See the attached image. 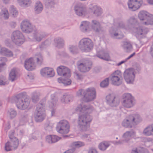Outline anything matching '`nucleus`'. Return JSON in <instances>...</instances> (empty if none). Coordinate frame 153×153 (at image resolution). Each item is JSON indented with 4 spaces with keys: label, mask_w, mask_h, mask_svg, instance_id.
Returning <instances> with one entry per match:
<instances>
[{
    "label": "nucleus",
    "mask_w": 153,
    "mask_h": 153,
    "mask_svg": "<svg viewBox=\"0 0 153 153\" xmlns=\"http://www.w3.org/2000/svg\"><path fill=\"white\" fill-rule=\"evenodd\" d=\"M128 26H125L123 22H121L119 24V27L128 30L134 26V31L136 33L137 36L139 37L143 38L149 32L148 28L139 25L137 23L136 19L133 17L130 18L126 22Z\"/></svg>",
    "instance_id": "obj_1"
},
{
    "label": "nucleus",
    "mask_w": 153,
    "mask_h": 153,
    "mask_svg": "<svg viewBox=\"0 0 153 153\" xmlns=\"http://www.w3.org/2000/svg\"><path fill=\"white\" fill-rule=\"evenodd\" d=\"M82 95L84 96L83 100L86 102L93 101L96 97V92L94 88H90L85 90H79L77 92V95L78 96Z\"/></svg>",
    "instance_id": "obj_2"
},
{
    "label": "nucleus",
    "mask_w": 153,
    "mask_h": 153,
    "mask_svg": "<svg viewBox=\"0 0 153 153\" xmlns=\"http://www.w3.org/2000/svg\"><path fill=\"white\" fill-rule=\"evenodd\" d=\"M142 120L139 114H135L129 116L123 121L122 125L126 127L131 128Z\"/></svg>",
    "instance_id": "obj_3"
},
{
    "label": "nucleus",
    "mask_w": 153,
    "mask_h": 153,
    "mask_svg": "<svg viewBox=\"0 0 153 153\" xmlns=\"http://www.w3.org/2000/svg\"><path fill=\"white\" fill-rule=\"evenodd\" d=\"M92 120L91 117L88 114L81 115L79 118L78 124L83 131H86Z\"/></svg>",
    "instance_id": "obj_4"
},
{
    "label": "nucleus",
    "mask_w": 153,
    "mask_h": 153,
    "mask_svg": "<svg viewBox=\"0 0 153 153\" xmlns=\"http://www.w3.org/2000/svg\"><path fill=\"white\" fill-rule=\"evenodd\" d=\"M79 47L82 51L87 52L92 49L93 44L90 39L84 38L80 41Z\"/></svg>",
    "instance_id": "obj_5"
},
{
    "label": "nucleus",
    "mask_w": 153,
    "mask_h": 153,
    "mask_svg": "<svg viewBox=\"0 0 153 153\" xmlns=\"http://www.w3.org/2000/svg\"><path fill=\"white\" fill-rule=\"evenodd\" d=\"M109 78L111 83L114 85L118 86L122 83L123 78L120 71H115L110 75Z\"/></svg>",
    "instance_id": "obj_6"
},
{
    "label": "nucleus",
    "mask_w": 153,
    "mask_h": 153,
    "mask_svg": "<svg viewBox=\"0 0 153 153\" xmlns=\"http://www.w3.org/2000/svg\"><path fill=\"white\" fill-rule=\"evenodd\" d=\"M70 126L68 122L65 120L60 121L56 127L57 131L62 134H66L69 131Z\"/></svg>",
    "instance_id": "obj_7"
},
{
    "label": "nucleus",
    "mask_w": 153,
    "mask_h": 153,
    "mask_svg": "<svg viewBox=\"0 0 153 153\" xmlns=\"http://www.w3.org/2000/svg\"><path fill=\"white\" fill-rule=\"evenodd\" d=\"M134 72V70L132 68L126 69L124 72V77L127 83H132L134 82L135 77Z\"/></svg>",
    "instance_id": "obj_8"
},
{
    "label": "nucleus",
    "mask_w": 153,
    "mask_h": 153,
    "mask_svg": "<svg viewBox=\"0 0 153 153\" xmlns=\"http://www.w3.org/2000/svg\"><path fill=\"white\" fill-rule=\"evenodd\" d=\"M19 98H16L15 101L17 107L18 108L24 109L26 108V106L29 104L28 99L25 96L20 95Z\"/></svg>",
    "instance_id": "obj_9"
},
{
    "label": "nucleus",
    "mask_w": 153,
    "mask_h": 153,
    "mask_svg": "<svg viewBox=\"0 0 153 153\" xmlns=\"http://www.w3.org/2000/svg\"><path fill=\"white\" fill-rule=\"evenodd\" d=\"M123 105L127 108H130L134 105L133 98L130 94H125L123 95Z\"/></svg>",
    "instance_id": "obj_10"
},
{
    "label": "nucleus",
    "mask_w": 153,
    "mask_h": 153,
    "mask_svg": "<svg viewBox=\"0 0 153 153\" xmlns=\"http://www.w3.org/2000/svg\"><path fill=\"white\" fill-rule=\"evenodd\" d=\"M10 138L13 140L11 143L8 142L6 143L5 149L7 151L15 149L17 148L19 145V141L17 138L14 137L12 138L11 136H10Z\"/></svg>",
    "instance_id": "obj_11"
},
{
    "label": "nucleus",
    "mask_w": 153,
    "mask_h": 153,
    "mask_svg": "<svg viewBox=\"0 0 153 153\" xmlns=\"http://www.w3.org/2000/svg\"><path fill=\"white\" fill-rule=\"evenodd\" d=\"M106 100L108 104L112 107L118 106L120 103V100L114 94H109L106 97Z\"/></svg>",
    "instance_id": "obj_12"
},
{
    "label": "nucleus",
    "mask_w": 153,
    "mask_h": 153,
    "mask_svg": "<svg viewBox=\"0 0 153 153\" xmlns=\"http://www.w3.org/2000/svg\"><path fill=\"white\" fill-rule=\"evenodd\" d=\"M142 3V0H129L128 5L130 10L135 11L140 7Z\"/></svg>",
    "instance_id": "obj_13"
},
{
    "label": "nucleus",
    "mask_w": 153,
    "mask_h": 153,
    "mask_svg": "<svg viewBox=\"0 0 153 153\" xmlns=\"http://www.w3.org/2000/svg\"><path fill=\"white\" fill-rule=\"evenodd\" d=\"M12 40L17 45H19L24 41V37L19 31L13 32L11 37Z\"/></svg>",
    "instance_id": "obj_14"
},
{
    "label": "nucleus",
    "mask_w": 153,
    "mask_h": 153,
    "mask_svg": "<svg viewBox=\"0 0 153 153\" xmlns=\"http://www.w3.org/2000/svg\"><path fill=\"white\" fill-rule=\"evenodd\" d=\"M41 75L43 77H51L55 75V72L53 69L51 68L45 67L40 71Z\"/></svg>",
    "instance_id": "obj_15"
},
{
    "label": "nucleus",
    "mask_w": 153,
    "mask_h": 153,
    "mask_svg": "<svg viewBox=\"0 0 153 153\" xmlns=\"http://www.w3.org/2000/svg\"><path fill=\"white\" fill-rule=\"evenodd\" d=\"M76 111L77 112L90 113L93 110L92 107L90 105H79L76 108Z\"/></svg>",
    "instance_id": "obj_16"
},
{
    "label": "nucleus",
    "mask_w": 153,
    "mask_h": 153,
    "mask_svg": "<svg viewBox=\"0 0 153 153\" xmlns=\"http://www.w3.org/2000/svg\"><path fill=\"white\" fill-rule=\"evenodd\" d=\"M45 101V100L43 99L39 104V122L42 121L45 117V110L44 108Z\"/></svg>",
    "instance_id": "obj_17"
},
{
    "label": "nucleus",
    "mask_w": 153,
    "mask_h": 153,
    "mask_svg": "<svg viewBox=\"0 0 153 153\" xmlns=\"http://www.w3.org/2000/svg\"><path fill=\"white\" fill-rule=\"evenodd\" d=\"M75 10L76 14L79 16L85 15L86 12L85 7L81 3L77 4L75 5Z\"/></svg>",
    "instance_id": "obj_18"
},
{
    "label": "nucleus",
    "mask_w": 153,
    "mask_h": 153,
    "mask_svg": "<svg viewBox=\"0 0 153 153\" xmlns=\"http://www.w3.org/2000/svg\"><path fill=\"white\" fill-rule=\"evenodd\" d=\"M58 99L54 94L51 95V100L48 102V104L50 108L52 109L51 110L52 116L54 115L55 112V107L57 105Z\"/></svg>",
    "instance_id": "obj_19"
},
{
    "label": "nucleus",
    "mask_w": 153,
    "mask_h": 153,
    "mask_svg": "<svg viewBox=\"0 0 153 153\" xmlns=\"http://www.w3.org/2000/svg\"><path fill=\"white\" fill-rule=\"evenodd\" d=\"M58 74L60 76H70V71L67 67L63 66H60L58 67L57 69Z\"/></svg>",
    "instance_id": "obj_20"
},
{
    "label": "nucleus",
    "mask_w": 153,
    "mask_h": 153,
    "mask_svg": "<svg viewBox=\"0 0 153 153\" xmlns=\"http://www.w3.org/2000/svg\"><path fill=\"white\" fill-rule=\"evenodd\" d=\"M91 63L90 62L86 61L85 62L81 63L78 66V68L81 72H85L88 71L90 69Z\"/></svg>",
    "instance_id": "obj_21"
},
{
    "label": "nucleus",
    "mask_w": 153,
    "mask_h": 153,
    "mask_svg": "<svg viewBox=\"0 0 153 153\" xmlns=\"http://www.w3.org/2000/svg\"><path fill=\"white\" fill-rule=\"evenodd\" d=\"M150 14L147 11L142 10L140 11L139 13L138 17L142 22L145 24V22H146L149 18Z\"/></svg>",
    "instance_id": "obj_22"
},
{
    "label": "nucleus",
    "mask_w": 153,
    "mask_h": 153,
    "mask_svg": "<svg viewBox=\"0 0 153 153\" xmlns=\"http://www.w3.org/2000/svg\"><path fill=\"white\" fill-rule=\"evenodd\" d=\"M143 133L146 136H153V124L150 125L146 127L144 129Z\"/></svg>",
    "instance_id": "obj_23"
},
{
    "label": "nucleus",
    "mask_w": 153,
    "mask_h": 153,
    "mask_svg": "<svg viewBox=\"0 0 153 153\" xmlns=\"http://www.w3.org/2000/svg\"><path fill=\"white\" fill-rule=\"evenodd\" d=\"M21 27L22 30L24 32L28 33L31 31L30 24L28 21H23Z\"/></svg>",
    "instance_id": "obj_24"
},
{
    "label": "nucleus",
    "mask_w": 153,
    "mask_h": 153,
    "mask_svg": "<svg viewBox=\"0 0 153 153\" xmlns=\"http://www.w3.org/2000/svg\"><path fill=\"white\" fill-rule=\"evenodd\" d=\"M61 137L55 135H49L46 137V141L49 143H55L61 139Z\"/></svg>",
    "instance_id": "obj_25"
},
{
    "label": "nucleus",
    "mask_w": 153,
    "mask_h": 153,
    "mask_svg": "<svg viewBox=\"0 0 153 153\" xmlns=\"http://www.w3.org/2000/svg\"><path fill=\"white\" fill-rule=\"evenodd\" d=\"M25 67L28 70H31L35 68V65L33 62L32 58H30L26 61Z\"/></svg>",
    "instance_id": "obj_26"
},
{
    "label": "nucleus",
    "mask_w": 153,
    "mask_h": 153,
    "mask_svg": "<svg viewBox=\"0 0 153 153\" xmlns=\"http://www.w3.org/2000/svg\"><path fill=\"white\" fill-rule=\"evenodd\" d=\"M135 135V133L133 131H127L123 135V140L128 141Z\"/></svg>",
    "instance_id": "obj_27"
},
{
    "label": "nucleus",
    "mask_w": 153,
    "mask_h": 153,
    "mask_svg": "<svg viewBox=\"0 0 153 153\" xmlns=\"http://www.w3.org/2000/svg\"><path fill=\"white\" fill-rule=\"evenodd\" d=\"M97 56L100 58L107 61L110 60V57L108 53L101 52L100 53H98Z\"/></svg>",
    "instance_id": "obj_28"
},
{
    "label": "nucleus",
    "mask_w": 153,
    "mask_h": 153,
    "mask_svg": "<svg viewBox=\"0 0 153 153\" xmlns=\"http://www.w3.org/2000/svg\"><path fill=\"white\" fill-rule=\"evenodd\" d=\"M89 23L87 21H83L80 25V29L83 32L87 31L89 30Z\"/></svg>",
    "instance_id": "obj_29"
},
{
    "label": "nucleus",
    "mask_w": 153,
    "mask_h": 153,
    "mask_svg": "<svg viewBox=\"0 0 153 153\" xmlns=\"http://www.w3.org/2000/svg\"><path fill=\"white\" fill-rule=\"evenodd\" d=\"M72 96L69 95H64L60 99L61 102L63 103H68L72 100Z\"/></svg>",
    "instance_id": "obj_30"
},
{
    "label": "nucleus",
    "mask_w": 153,
    "mask_h": 153,
    "mask_svg": "<svg viewBox=\"0 0 153 153\" xmlns=\"http://www.w3.org/2000/svg\"><path fill=\"white\" fill-rule=\"evenodd\" d=\"M92 27L93 29L97 32H99L101 30L100 23L96 20H93Z\"/></svg>",
    "instance_id": "obj_31"
},
{
    "label": "nucleus",
    "mask_w": 153,
    "mask_h": 153,
    "mask_svg": "<svg viewBox=\"0 0 153 153\" xmlns=\"http://www.w3.org/2000/svg\"><path fill=\"white\" fill-rule=\"evenodd\" d=\"M110 144L108 142L103 141L100 143L99 145V149L102 151H105L109 146Z\"/></svg>",
    "instance_id": "obj_32"
},
{
    "label": "nucleus",
    "mask_w": 153,
    "mask_h": 153,
    "mask_svg": "<svg viewBox=\"0 0 153 153\" xmlns=\"http://www.w3.org/2000/svg\"><path fill=\"white\" fill-rule=\"evenodd\" d=\"M92 10L93 13L96 16L100 15L102 12V10L101 8L97 6H94L92 8Z\"/></svg>",
    "instance_id": "obj_33"
},
{
    "label": "nucleus",
    "mask_w": 153,
    "mask_h": 153,
    "mask_svg": "<svg viewBox=\"0 0 153 153\" xmlns=\"http://www.w3.org/2000/svg\"><path fill=\"white\" fill-rule=\"evenodd\" d=\"M54 40L57 47L61 48L64 46V41L62 39L60 38H56Z\"/></svg>",
    "instance_id": "obj_34"
},
{
    "label": "nucleus",
    "mask_w": 153,
    "mask_h": 153,
    "mask_svg": "<svg viewBox=\"0 0 153 153\" xmlns=\"http://www.w3.org/2000/svg\"><path fill=\"white\" fill-rule=\"evenodd\" d=\"M123 48L127 52H130L132 49V46L128 42H126L124 43Z\"/></svg>",
    "instance_id": "obj_35"
},
{
    "label": "nucleus",
    "mask_w": 153,
    "mask_h": 153,
    "mask_svg": "<svg viewBox=\"0 0 153 153\" xmlns=\"http://www.w3.org/2000/svg\"><path fill=\"white\" fill-rule=\"evenodd\" d=\"M0 53L2 55H6L7 56H13V54L11 52L7 51L4 48L1 49Z\"/></svg>",
    "instance_id": "obj_36"
},
{
    "label": "nucleus",
    "mask_w": 153,
    "mask_h": 153,
    "mask_svg": "<svg viewBox=\"0 0 153 153\" xmlns=\"http://www.w3.org/2000/svg\"><path fill=\"white\" fill-rule=\"evenodd\" d=\"M15 69L12 70L9 75V79L12 81L16 79V71Z\"/></svg>",
    "instance_id": "obj_37"
},
{
    "label": "nucleus",
    "mask_w": 153,
    "mask_h": 153,
    "mask_svg": "<svg viewBox=\"0 0 153 153\" xmlns=\"http://www.w3.org/2000/svg\"><path fill=\"white\" fill-rule=\"evenodd\" d=\"M72 145L76 147L79 148L85 146L84 143L82 142L77 141L74 142L73 143Z\"/></svg>",
    "instance_id": "obj_38"
},
{
    "label": "nucleus",
    "mask_w": 153,
    "mask_h": 153,
    "mask_svg": "<svg viewBox=\"0 0 153 153\" xmlns=\"http://www.w3.org/2000/svg\"><path fill=\"white\" fill-rule=\"evenodd\" d=\"M109 78H106L100 83V85L102 87H105L107 86L109 84Z\"/></svg>",
    "instance_id": "obj_39"
},
{
    "label": "nucleus",
    "mask_w": 153,
    "mask_h": 153,
    "mask_svg": "<svg viewBox=\"0 0 153 153\" xmlns=\"http://www.w3.org/2000/svg\"><path fill=\"white\" fill-rule=\"evenodd\" d=\"M152 24H153V16L150 14L149 18L146 22H145V25H148Z\"/></svg>",
    "instance_id": "obj_40"
},
{
    "label": "nucleus",
    "mask_w": 153,
    "mask_h": 153,
    "mask_svg": "<svg viewBox=\"0 0 153 153\" xmlns=\"http://www.w3.org/2000/svg\"><path fill=\"white\" fill-rule=\"evenodd\" d=\"M71 52L73 54L77 53V48L73 46H71L69 48Z\"/></svg>",
    "instance_id": "obj_41"
},
{
    "label": "nucleus",
    "mask_w": 153,
    "mask_h": 153,
    "mask_svg": "<svg viewBox=\"0 0 153 153\" xmlns=\"http://www.w3.org/2000/svg\"><path fill=\"white\" fill-rule=\"evenodd\" d=\"M21 5H26L30 4V0H18Z\"/></svg>",
    "instance_id": "obj_42"
},
{
    "label": "nucleus",
    "mask_w": 153,
    "mask_h": 153,
    "mask_svg": "<svg viewBox=\"0 0 153 153\" xmlns=\"http://www.w3.org/2000/svg\"><path fill=\"white\" fill-rule=\"evenodd\" d=\"M74 74L75 78L77 79L81 80L83 79V76L77 72H74Z\"/></svg>",
    "instance_id": "obj_43"
},
{
    "label": "nucleus",
    "mask_w": 153,
    "mask_h": 153,
    "mask_svg": "<svg viewBox=\"0 0 153 153\" xmlns=\"http://www.w3.org/2000/svg\"><path fill=\"white\" fill-rule=\"evenodd\" d=\"M112 36L114 38L120 39L123 38L124 36L123 35H120L117 33H115L114 34L113 36Z\"/></svg>",
    "instance_id": "obj_44"
},
{
    "label": "nucleus",
    "mask_w": 153,
    "mask_h": 153,
    "mask_svg": "<svg viewBox=\"0 0 153 153\" xmlns=\"http://www.w3.org/2000/svg\"><path fill=\"white\" fill-rule=\"evenodd\" d=\"M88 153H97V150L94 148L91 147L88 150Z\"/></svg>",
    "instance_id": "obj_45"
},
{
    "label": "nucleus",
    "mask_w": 153,
    "mask_h": 153,
    "mask_svg": "<svg viewBox=\"0 0 153 153\" xmlns=\"http://www.w3.org/2000/svg\"><path fill=\"white\" fill-rule=\"evenodd\" d=\"M11 12L12 13L13 16L15 17L18 15V13L16 9L13 7H12L11 10Z\"/></svg>",
    "instance_id": "obj_46"
},
{
    "label": "nucleus",
    "mask_w": 153,
    "mask_h": 153,
    "mask_svg": "<svg viewBox=\"0 0 153 153\" xmlns=\"http://www.w3.org/2000/svg\"><path fill=\"white\" fill-rule=\"evenodd\" d=\"M63 83L65 85H69L71 83V81L70 79H67L64 80Z\"/></svg>",
    "instance_id": "obj_47"
},
{
    "label": "nucleus",
    "mask_w": 153,
    "mask_h": 153,
    "mask_svg": "<svg viewBox=\"0 0 153 153\" xmlns=\"http://www.w3.org/2000/svg\"><path fill=\"white\" fill-rule=\"evenodd\" d=\"M132 153H144V152L142 149L138 150L136 149L135 150H132Z\"/></svg>",
    "instance_id": "obj_48"
},
{
    "label": "nucleus",
    "mask_w": 153,
    "mask_h": 153,
    "mask_svg": "<svg viewBox=\"0 0 153 153\" xmlns=\"http://www.w3.org/2000/svg\"><path fill=\"white\" fill-rule=\"evenodd\" d=\"M83 138L84 139L87 138V140L88 141L91 140V138L89 134H85L83 135Z\"/></svg>",
    "instance_id": "obj_49"
},
{
    "label": "nucleus",
    "mask_w": 153,
    "mask_h": 153,
    "mask_svg": "<svg viewBox=\"0 0 153 153\" xmlns=\"http://www.w3.org/2000/svg\"><path fill=\"white\" fill-rule=\"evenodd\" d=\"M3 13L4 15V16L6 19L8 18V12L7 10H5L4 12H3Z\"/></svg>",
    "instance_id": "obj_50"
},
{
    "label": "nucleus",
    "mask_w": 153,
    "mask_h": 153,
    "mask_svg": "<svg viewBox=\"0 0 153 153\" xmlns=\"http://www.w3.org/2000/svg\"><path fill=\"white\" fill-rule=\"evenodd\" d=\"M39 11H41L43 9V7L42 4L39 2Z\"/></svg>",
    "instance_id": "obj_51"
},
{
    "label": "nucleus",
    "mask_w": 153,
    "mask_h": 153,
    "mask_svg": "<svg viewBox=\"0 0 153 153\" xmlns=\"http://www.w3.org/2000/svg\"><path fill=\"white\" fill-rule=\"evenodd\" d=\"M43 62L42 56L41 55L39 54V64H41Z\"/></svg>",
    "instance_id": "obj_52"
},
{
    "label": "nucleus",
    "mask_w": 153,
    "mask_h": 153,
    "mask_svg": "<svg viewBox=\"0 0 153 153\" xmlns=\"http://www.w3.org/2000/svg\"><path fill=\"white\" fill-rule=\"evenodd\" d=\"M64 153H76V152L73 149H70Z\"/></svg>",
    "instance_id": "obj_53"
},
{
    "label": "nucleus",
    "mask_w": 153,
    "mask_h": 153,
    "mask_svg": "<svg viewBox=\"0 0 153 153\" xmlns=\"http://www.w3.org/2000/svg\"><path fill=\"white\" fill-rule=\"evenodd\" d=\"M51 1H48V5H52L54 4L53 0H51Z\"/></svg>",
    "instance_id": "obj_54"
},
{
    "label": "nucleus",
    "mask_w": 153,
    "mask_h": 153,
    "mask_svg": "<svg viewBox=\"0 0 153 153\" xmlns=\"http://www.w3.org/2000/svg\"><path fill=\"white\" fill-rule=\"evenodd\" d=\"M135 52L134 53H133L131 54L130 56H129L128 58H127L126 59L127 60H128L130 59L131 58L133 57L134 55L135 54Z\"/></svg>",
    "instance_id": "obj_55"
},
{
    "label": "nucleus",
    "mask_w": 153,
    "mask_h": 153,
    "mask_svg": "<svg viewBox=\"0 0 153 153\" xmlns=\"http://www.w3.org/2000/svg\"><path fill=\"white\" fill-rule=\"evenodd\" d=\"M135 52L134 53H133L131 54L130 56H129L128 58H127L126 59L127 60H128L130 59L131 58L133 57L134 55L135 54Z\"/></svg>",
    "instance_id": "obj_56"
},
{
    "label": "nucleus",
    "mask_w": 153,
    "mask_h": 153,
    "mask_svg": "<svg viewBox=\"0 0 153 153\" xmlns=\"http://www.w3.org/2000/svg\"><path fill=\"white\" fill-rule=\"evenodd\" d=\"M64 80L63 79L61 78H59L58 79V81L59 83L62 82L63 83V82Z\"/></svg>",
    "instance_id": "obj_57"
},
{
    "label": "nucleus",
    "mask_w": 153,
    "mask_h": 153,
    "mask_svg": "<svg viewBox=\"0 0 153 153\" xmlns=\"http://www.w3.org/2000/svg\"><path fill=\"white\" fill-rule=\"evenodd\" d=\"M127 60L126 59L125 60L121 61L120 62H119V63H118V65H118L119 66V65H120L126 62L127 61Z\"/></svg>",
    "instance_id": "obj_58"
},
{
    "label": "nucleus",
    "mask_w": 153,
    "mask_h": 153,
    "mask_svg": "<svg viewBox=\"0 0 153 153\" xmlns=\"http://www.w3.org/2000/svg\"><path fill=\"white\" fill-rule=\"evenodd\" d=\"M11 114H12L13 115V116H11V117H15L16 115V113L14 111H12V113L11 114Z\"/></svg>",
    "instance_id": "obj_59"
},
{
    "label": "nucleus",
    "mask_w": 153,
    "mask_h": 153,
    "mask_svg": "<svg viewBox=\"0 0 153 153\" xmlns=\"http://www.w3.org/2000/svg\"><path fill=\"white\" fill-rule=\"evenodd\" d=\"M5 83L3 81L0 80V85H5Z\"/></svg>",
    "instance_id": "obj_60"
},
{
    "label": "nucleus",
    "mask_w": 153,
    "mask_h": 153,
    "mask_svg": "<svg viewBox=\"0 0 153 153\" xmlns=\"http://www.w3.org/2000/svg\"><path fill=\"white\" fill-rule=\"evenodd\" d=\"M148 2L150 4H153V0H147Z\"/></svg>",
    "instance_id": "obj_61"
},
{
    "label": "nucleus",
    "mask_w": 153,
    "mask_h": 153,
    "mask_svg": "<svg viewBox=\"0 0 153 153\" xmlns=\"http://www.w3.org/2000/svg\"><path fill=\"white\" fill-rule=\"evenodd\" d=\"M151 53L152 56H153V46L152 47V50L151 51Z\"/></svg>",
    "instance_id": "obj_62"
},
{
    "label": "nucleus",
    "mask_w": 153,
    "mask_h": 153,
    "mask_svg": "<svg viewBox=\"0 0 153 153\" xmlns=\"http://www.w3.org/2000/svg\"><path fill=\"white\" fill-rule=\"evenodd\" d=\"M122 141H119L118 142H117V144H120L123 143Z\"/></svg>",
    "instance_id": "obj_63"
},
{
    "label": "nucleus",
    "mask_w": 153,
    "mask_h": 153,
    "mask_svg": "<svg viewBox=\"0 0 153 153\" xmlns=\"http://www.w3.org/2000/svg\"><path fill=\"white\" fill-rule=\"evenodd\" d=\"M38 9V5H37L36 6V7L35 8V9L36 10H37Z\"/></svg>",
    "instance_id": "obj_64"
}]
</instances>
